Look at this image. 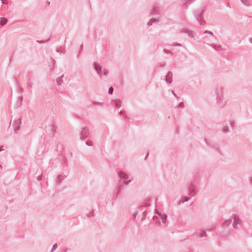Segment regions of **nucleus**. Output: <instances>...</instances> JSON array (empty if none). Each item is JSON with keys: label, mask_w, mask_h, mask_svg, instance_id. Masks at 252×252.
<instances>
[{"label": "nucleus", "mask_w": 252, "mask_h": 252, "mask_svg": "<svg viewBox=\"0 0 252 252\" xmlns=\"http://www.w3.org/2000/svg\"><path fill=\"white\" fill-rule=\"evenodd\" d=\"M63 74H62L61 76H60L56 79V82L58 86L60 87L63 83Z\"/></svg>", "instance_id": "dca6fc26"}, {"label": "nucleus", "mask_w": 252, "mask_h": 252, "mask_svg": "<svg viewBox=\"0 0 252 252\" xmlns=\"http://www.w3.org/2000/svg\"><path fill=\"white\" fill-rule=\"evenodd\" d=\"M203 34H210L212 36H214V34H213V33L211 32V31H205L204 32H203Z\"/></svg>", "instance_id": "c85d7f7f"}, {"label": "nucleus", "mask_w": 252, "mask_h": 252, "mask_svg": "<svg viewBox=\"0 0 252 252\" xmlns=\"http://www.w3.org/2000/svg\"><path fill=\"white\" fill-rule=\"evenodd\" d=\"M94 68L96 71L97 74L100 79H102L103 76H107L108 74V70L106 68L102 69L100 64L96 62L93 63Z\"/></svg>", "instance_id": "f03ea898"}, {"label": "nucleus", "mask_w": 252, "mask_h": 252, "mask_svg": "<svg viewBox=\"0 0 252 252\" xmlns=\"http://www.w3.org/2000/svg\"><path fill=\"white\" fill-rule=\"evenodd\" d=\"M118 175L120 178V183L121 184L127 186L131 181V177L124 171H119Z\"/></svg>", "instance_id": "7ed1b4c3"}, {"label": "nucleus", "mask_w": 252, "mask_h": 252, "mask_svg": "<svg viewBox=\"0 0 252 252\" xmlns=\"http://www.w3.org/2000/svg\"><path fill=\"white\" fill-rule=\"evenodd\" d=\"M20 91H23V89L22 87H20Z\"/></svg>", "instance_id": "a18cd8bd"}, {"label": "nucleus", "mask_w": 252, "mask_h": 252, "mask_svg": "<svg viewBox=\"0 0 252 252\" xmlns=\"http://www.w3.org/2000/svg\"><path fill=\"white\" fill-rule=\"evenodd\" d=\"M80 139L88 138L90 135V132L86 127H82L79 130Z\"/></svg>", "instance_id": "423d86ee"}, {"label": "nucleus", "mask_w": 252, "mask_h": 252, "mask_svg": "<svg viewBox=\"0 0 252 252\" xmlns=\"http://www.w3.org/2000/svg\"><path fill=\"white\" fill-rule=\"evenodd\" d=\"M197 189L196 185L194 183H190L188 186L189 197L191 198L196 195V189Z\"/></svg>", "instance_id": "39448f33"}, {"label": "nucleus", "mask_w": 252, "mask_h": 252, "mask_svg": "<svg viewBox=\"0 0 252 252\" xmlns=\"http://www.w3.org/2000/svg\"><path fill=\"white\" fill-rule=\"evenodd\" d=\"M171 93H172V94H173V95H174L175 97H176V98H179V97L177 96V95H176V94L175 93V92H174V91H171Z\"/></svg>", "instance_id": "58836bf2"}, {"label": "nucleus", "mask_w": 252, "mask_h": 252, "mask_svg": "<svg viewBox=\"0 0 252 252\" xmlns=\"http://www.w3.org/2000/svg\"><path fill=\"white\" fill-rule=\"evenodd\" d=\"M196 20L197 21L198 23H199L201 25H204L206 23V22L203 19L202 17H200L199 19H196Z\"/></svg>", "instance_id": "f3484780"}, {"label": "nucleus", "mask_w": 252, "mask_h": 252, "mask_svg": "<svg viewBox=\"0 0 252 252\" xmlns=\"http://www.w3.org/2000/svg\"><path fill=\"white\" fill-rule=\"evenodd\" d=\"M171 46H176L180 47V46H181V45L179 43L175 42L173 44H171Z\"/></svg>", "instance_id": "f704fd0d"}, {"label": "nucleus", "mask_w": 252, "mask_h": 252, "mask_svg": "<svg viewBox=\"0 0 252 252\" xmlns=\"http://www.w3.org/2000/svg\"><path fill=\"white\" fill-rule=\"evenodd\" d=\"M113 93V88L112 87H110L108 90V94H109L112 95Z\"/></svg>", "instance_id": "c756f323"}, {"label": "nucleus", "mask_w": 252, "mask_h": 252, "mask_svg": "<svg viewBox=\"0 0 252 252\" xmlns=\"http://www.w3.org/2000/svg\"><path fill=\"white\" fill-rule=\"evenodd\" d=\"M93 215H94V213H93V212H90V213L89 214L88 216H89V217H90L93 216Z\"/></svg>", "instance_id": "ea45409f"}, {"label": "nucleus", "mask_w": 252, "mask_h": 252, "mask_svg": "<svg viewBox=\"0 0 252 252\" xmlns=\"http://www.w3.org/2000/svg\"><path fill=\"white\" fill-rule=\"evenodd\" d=\"M210 46L213 47L214 49H217L221 51H222L223 50L221 46L220 45L211 44Z\"/></svg>", "instance_id": "aec40b11"}, {"label": "nucleus", "mask_w": 252, "mask_h": 252, "mask_svg": "<svg viewBox=\"0 0 252 252\" xmlns=\"http://www.w3.org/2000/svg\"><path fill=\"white\" fill-rule=\"evenodd\" d=\"M86 144L88 146H92L93 145V142L91 141L86 142Z\"/></svg>", "instance_id": "2f4dec72"}, {"label": "nucleus", "mask_w": 252, "mask_h": 252, "mask_svg": "<svg viewBox=\"0 0 252 252\" xmlns=\"http://www.w3.org/2000/svg\"><path fill=\"white\" fill-rule=\"evenodd\" d=\"M195 0H182L181 3L184 6L185 8H188V4L192 3Z\"/></svg>", "instance_id": "ddd939ff"}, {"label": "nucleus", "mask_w": 252, "mask_h": 252, "mask_svg": "<svg viewBox=\"0 0 252 252\" xmlns=\"http://www.w3.org/2000/svg\"><path fill=\"white\" fill-rule=\"evenodd\" d=\"M184 103L183 102H181L179 103V105H178V107H181V108H183L184 107Z\"/></svg>", "instance_id": "c9c22d12"}, {"label": "nucleus", "mask_w": 252, "mask_h": 252, "mask_svg": "<svg viewBox=\"0 0 252 252\" xmlns=\"http://www.w3.org/2000/svg\"><path fill=\"white\" fill-rule=\"evenodd\" d=\"M165 53H167V54H168V53H170V52L169 51V50H165Z\"/></svg>", "instance_id": "79ce46f5"}, {"label": "nucleus", "mask_w": 252, "mask_h": 252, "mask_svg": "<svg viewBox=\"0 0 252 252\" xmlns=\"http://www.w3.org/2000/svg\"><path fill=\"white\" fill-rule=\"evenodd\" d=\"M148 155V154L146 156L145 159L147 158Z\"/></svg>", "instance_id": "8fccbe9b"}, {"label": "nucleus", "mask_w": 252, "mask_h": 252, "mask_svg": "<svg viewBox=\"0 0 252 252\" xmlns=\"http://www.w3.org/2000/svg\"><path fill=\"white\" fill-rule=\"evenodd\" d=\"M3 4H7L8 3V0H1Z\"/></svg>", "instance_id": "e433bc0d"}, {"label": "nucleus", "mask_w": 252, "mask_h": 252, "mask_svg": "<svg viewBox=\"0 0 252 252\" xmlns=\"http://www.w3.org/2000/svg\"><path fill=\"white\" fill-rule=\"evenodd\" d=\"M222 131L227 133L228 131V127L226 126H224L222 128Z\"/></svg>", "instance_id": "cd10ccee"}, {"label": "nucleus", "mask_w": 252, "mask_h": 252, "mask_svg": "<svg viewBox=\"0 0 252 252\" xmlns=\"http://www.w3.org/2000/svg\"><path fill=\"white\" fill-rule=\"evenodd\" d=\"M151 13L154 15H159L161 13L160 7L157 3L153 5Z\"/></svg>", "instance_id": "1a4fd4ad"}, {"label": "nucleus", "mask_w": 252, "mask_h": 252, "mask_svg": "<svg viewBox=\"0 0 252 252\" xmlns=\"http://www.w3.org/2000/svg\"><path fill=\"white\" fill-rule=\"evenodd\" d=\"M58 247V244H55L53 245V246L52 247V249L51 250L50 252H53L54 251H55L57 249Z\"/></svg>", "instance_id": "bb28decb"}, {"label": "nucleus", "mask_w": 252, "mask_h": 252, "mask_svg": "<svg viewBox=\"0 0 252 252\" xmlns=\"http://www.w3.org/2000/svg\"><path fill=\"white\" fill-rule=\"evenodd\" d=\"M216 150L217 151L218 153H219V154H220L221 155H222V154L221 153V151H220V150L219 149V147H218L217 146H216V147H215Z\"/></svg>", "instance_id": "7c9ffc66"}, {"label": "nucleus", "mask_w": 252, "mask_h": 252, "mask_svg": "<svg viewBox=\"0 0 252 252\" xmlns=\"http://www.w3.org/2000/svg\"><path fill=\"white\" fill-rule=\"evenodd\" d=\"M21 125V119H18L14 122L13 127L14 131L15 133H17L20 130Z\"/></svg>", "instance_id": "9d476101"}, {"label": "nucleus", "mask_w": 252, "mask_h": 252, "mask_svg": "<svg viewBox=\"0 0 252 252\" xmlns=\"http://www.w3.org/2000/svg\"><path fill=\"white\" fill-rule=\"evenodd\" d=\"M156 214L160 217V219L162 220V222L163 223H165L167 220V215L165 214H162L161 213H159L158 211H156Z\"/></svg>", "instance_id": "f8f14e48"}, {"label": "nucleus", "mask_w": 252, "mask_h": 252, "mask_svg": "<svg viewBox=\"0 0 252 252\" xmlns=\"http://www.w3.org/2000/svg\"><path fill=\"white\" fill-rule=\"evenodd\" d=\"M18 99H19V102L17 104V107H20L22 105V101H23V96H20Z\"/></svg>", "instance_id": "b1692460"}, {"label": "nucleus", "mask_w": 252, "mask_h": 252, "mask_svg": "<svg viewBox=\"0 0 252 252\" xmlns=\"http://www.w3.org/2000/svg\"><path fill=\"white\" fill-rule=\"evenodd\" d=\"M226 6H228L229 7H230L228 5V4H227Z\"/></svg>", "instance_id": "3c124183"}, {"label": "nucleus", "mask_w": 252, "mask_h": 252, "mask_svg": "<svg viewBox=\"0 0 252 252\" xmlns=\"http://www.w3.org/2000/svg\"><path fill=\"white\" fill-rule=\"evenodd\" d=\"M231 223V219L225 220L221 224L222 228H225L230 225Z\"/></svg>", "instance_id": "2eb2a0df"}, {"label": "nucleus", "mask_w": 252, "mask_h": 252, "mask_svg": "<svg viewBox=\"0 0 252 252\" xmlns=\"http://www.w3.org/2000/svg\"><path fill=\"white\" fill-rule=\"evenodd\" d=\"M189 32V30H188L187 29H186V28H183L181 30V32L182 33H186V34H188V33Z\"/></svg>", "instance_id": "a878e982"}, {"label": "nucleus", "mask_w": 252, "mask_h": 252, "mask_svg": "<svg viewBox=\"0 0 252 252\" xmlns=\"http://www.w3.org/2000/svg\"><path fill=\"white\" fill-rule=\"evenodd\" d=\"M32 83H28L27 84V89L30 90L32 88Z\"/></svg>", "instance_id": "473e14b6"}, {"label": "nucleus", "mask_w": 252, "mask_h": 252, "mask_svg": "<svg viewBox=\"0 0 252 252\" xmlns=\"http://www.w3.org/2000/svg\"><path fill=\"white\" fill-rule=\"evenodd\" d=\"M197 235L200 238H204L207 236L206 231L204 230L200 229L198 232L196 233Z\"/></svg>", "instance_id": "4468645a"}, {"label": "nucleus", "mask_w": 252, "mask_h": 252, "mask_svg": "<svg viewBox=\"0 0 252 252\" xmlns=\"http://www.w3.org/2000/svg\"><path fill=\"white\" fill-rule=\"evenodd\" d=\"M158 20L156 19L153 18L151 19L147 23V25L148 26H151L153 25V23H156L158 22Z\"/></svg>", "instance_id": "a211bd4d"}, {"label": "nucleus", "mask_w": 252, "mask_h": 252, "mask_svg": "<svg viewBox=\"0 0 252 252\" xmlns=\"http://www.w3.org/2000/svg\"><path fill=\"white\" fill-rule=\"evenodd\" d=\"M148 206H149V205L147 204L145 205L144 207H147Z\"/></svg>", "instance_id": "de8ad7c7"}, {"label": "nucleus", "mask_w": 252, "mask_h": 252, "mask_svg": "<svg viewBox=\"0 0 252 252\" xmlns=\"http://www.w3.org/2000/svg\"><path fill=\"white\" fill-rule=\"evenodd\" d=\"M54 126H54V125H52V126H51V127H52L53 128H54Z\"/></svg>", "instance_id": "09e8293b"}, {"label": "nucleus", "mask_w": 252, "mask_h": 252, "mask_svg": "<svg viewBox=\"0 0 252 252\" xmlns=\"http://www.w3.org/2000/svg\"><path fill=\"white\" fill-rule=\"evenodd\" d=\"M143 215L144 216H145L146 215V211H144V213H143Z\"/></svg>", "instance_id": "49530a36"}, {"label": "nucleus", "mask_w": 252, "mask_h": 252, "mask_svg": "<svg viewBox=\"0 0 252 252\" xmlns=\"http://www.w3.org/2000/svg\"><path fill=\"white\" fill-rule=\"evenodd\" d=\"M230 219L233 220L232 225L234 229H237L239 226L243 224L242 220L240 219L239 216L234 214H232Z\"/></svg>", "instance_id": "20e7f679"}, {"label": "nucleus", "mask_w": 252, "mask_h": 252, "mask_svg": "<svg viewBox=\"0 0 252 252\" xmlns=\"http://www.w3.org/2000/svg\"><path fill=\"white\" fill-rule=\"evenodd\" d=\"M120 114L121 115H122V116H124V117H126V112H125L124 110H121V111H120Z\"/></svg>", "instance_id": "72a5a7b5"}, {"label": "nucleus", "mask_w": 252, "mask_h": 252, "mask_svg": "<svg viewBox=\"0 0 252 252\" xmlns=\"http://www.w3.org/2000/svg\"><path fill=\"white\" fill-rule=\"evenodd\" d=\"M249 41L252 44V38H250Z\"/></svg>", "instance_id": "37998d69"}, {"label": "nucleus", "mask_w": 252, "mask_h": 252, "mask_svg": "<svg viewBox=\"0 0 252 252\" xmlns=\"http://www.w3.org/2000/svg\"><path fill=\"white\" fill-rule=\"evenodd\" d=\"M165 81L168 83H171L172 82V73L168 71L166 75Z\"/></svg>", "instance_id": "9b49d317"}, {"label": "nucleus", "mask_w": 252, "mask_h": 252, "mask_svg": "<svg viewBox=\"0 0 252 252\" xmlns=\"http://www.w3.org/2000/svg\"><path fill=\"white\" fill-rule=\"evenodd\" d=\"M7 22V20L5 18H0V25L2 26L5 25Z\"/></svg>", "instance_id": "6ab92c4d"}, {"label": "nucleus", "mask_w": 252, "mask_h": 252, "mask_svg": "<svg viewBox=\"0 0 252 252\" xmlns=\"http://www.w3.org/2000/svg\"><path fill=\"white\" fill-rule=\"evenodd\" d=\"M83 45H81L80 47V49H79V53L80 54L81 51L83 50Z\"/></svg>", "instance_id": "4c0bfd02"}, {"label": "nucleus", "mask_w": 252, "mask_h": 252, "mask_svg": "<svg viewBox=\"0 0 252 252\" xmlns=\"http://www.w3.org/2000/svg\"><path fill=\"white\" fill-rule=\"evenodd\" d=\"M114 103L116 107H120L121 106V101L120 99L115 100Z\"/></svg>", "instance_id": "412c9836"}, {"label": "nucleus", "mask_w": 252, "mask_h": 252, "mask_svg": "<svg viewBox=\"0 0 252 252\" xmlns=\"http://www.w3.org/2000/svg\"><path fill=\"white\" fill-rule=\"evenodd\" d=\"M216 99L217 105L219 108H221L224 107L227 101L223 97V88L218 87L216 90Z\"/></svg>", "instance_id": "f257e3e1"}, {"label": "nucleus", "mask_w": 252, "mask_h": 252, "mask_svg": "<svg viewBox=\"0 0 252 252\" xmlns=\"http://www.w3.org/2000/svg\"><path fill=\"white\" fill-rule=\"evenodd\" d=\"M206 10L205 7H202L196 10H195L193 12L195 19H199L200 17H202V15Z\"/></svg>", "instance_id": "6e6552de"}, {"label": "nucleus", "mask_w": 252, "mask_h": 252, "mask_svg": "<svg viewBox=\"0 0 252 252\" xmlns=\"http://www.w3.org/2000/svg\"><path fill=\"white\" fill-rule=\"evenodd\" d=\"M189 200V198L187 197V196H185L181 200V202H180L179 203V205H180L181 204H183L185 202H186L187 201H188Z\"/></svg>", "instance_id": "4be33fe9"}, {"label": "nucleus", "mask_w": 252, "mask_h": 252, "mask_svg": "<svg viewBox=\"0 0 252 252\" xmlns=\"http://www.w3.org/2000/svg\"><path fill=\"white\" fill-rule=\"evenodd\" d=\"M240 1L245 6H249L250 5L249 0H240Z\"/></svg>", "instance_id": "5701e85b"}, {"label": "nucleus", "mask_w": 252, "mask_h": 252, "mask_svg": "<svg viewBox=\"0 0 252 252\" xmlns=\"http://www.w3.org/2000/svg\"><path fill=\"white\" fill-rule=\"evenodd\" d=\"M187 34H188V35L189 37H190V38H192L193 39H195V38H194V37L193 36V32L192 31H189V32Z\"/></svg>", "instance_id": "393cba45"}, {"label": "nucleus", "mask_w": 252, "mask_h": 252, "mask_svg": "<svg viewBox=\"0 0 252 252\" xmlns=\"http://www.w3.org/2000/svg\"><path fill=\"white\" fill-rule=\"evenodd\" d=\"M122 189V187L121 185H118L115 189V192L113 194V199L117 200L120 198L121 194V191Z\"/></svg>", "instance_id": "0eeeda50"}, {"label": "nucleus", "mask_w": 252, "mask_h": 252, "mask_svg": "<svg viewBox=\"0 0 252 252\" xmlns=\"http://www.w3.org/2000/svg\"><path fill=\"white\" fill-rule=\"evenodd\" d=\"M232 123V122L230 121V125L232 127L233 126Z\"/></svg>", "instance_id": "c03bdc74"}, {"label": "nucleus", "mask_w": 252, "mask_h": 252, "mask_svg": "<svg viewBox=\"0 0 252 252\" xmlns=\"http://www.w3.org/2000/svg\"><path fill=\"white\" fill-rule=\"evenodd\" d=\"M61 175H59L58 176V182H60V180H61Z\"/></svg>", "instance_id": "a19ab883"}]
</instances>
